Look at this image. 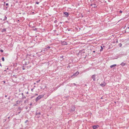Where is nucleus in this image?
<instances>
[{"label":"nucleus","instance_id":"obj_19","mask_svg":"<svg viewBox=\"0 0 129 129\" xmlns=\"http://www.w3.org/2000/svg\"><path fill=\"white\" fill-rule=\"evenodd\" d=\"M36 4H38L39 3V2H36Z\"/></svg>","mask_w":129,"mask_h":129},{"label":"nucleus","instance_id":"obj_31","mask_svg":"<svg viewBox=\"0 0 129 129\" xmlns=\"http://www.w3.org/2000/svg\"><path fill=\"white\" fill-rule=\"evenodd\" d=\"M3 82H4V83H5V81H3Z\"/></svg>","mask_w":129,"mask_h":129},{"label":"nucleus","instance_id":"obj_18","mask_svg":"<svg viewBox=\"0 0 129 129\" xmlns=\"http://www.w3.org/2000/svg\"><path fill=\"white\" fill-rule=\"evenodd\" d=\"M6 31V29H4L2 31Z\"/></svg>","mask_w":129,"mask_h":129},{"label":"nucleus","instance_id":"obj_23","mask_svg":"<svg viewBox=\"0 0 129 129\" xmlns=\"http://www.w3.org/2000/svg\"><path fill=\"white\" fill-rule=\"evenodd\" d=\"M119 12L120 13H122V11H121V10H120V11H119Z\"/></svg>","mask_w":129,"mask_h":129},{"label":"nucleus","instance_id":"obj_26","mask_svg":"<svg viewBox=\"0 0 129 129\" xmlns=\"http://www.w3.org/2000/svg\"><path fill=\"white\" fill-rule=\"evenodd\" d=\"M30 106L32 105V103H31V104H30Z\"/></svg>","mask_w":129,"mask_h":129},{"label":"nucleus","instance_id":"obj_30","mask_svg":"<svg viewBox=\"0 0 129 129\" xmlns=\"http://www.w3.org/2000/svg\"><path fill=\"white\" fill-rule=\"evenodd\" d=\"M93 52L94 53L95 52V51H93Z\"/></svg>","mask_w":129,"mask_h":129},{"label":"nucleus","instance_id":"obj_13","mask_svg":"<svg viewBox=\"0 0 129 129\" xmlns=\"http://www.w3.org/2000/svg\"><path fill=\"white\" fill-rule=\"evenodd\" d=\"M101 49L100 50V51H101L103 49V47H102V46H101Z\"/></svg>","mask_w":129,"mask_h":129},{"label":"nucleus","instance_id":"obj_24","mask_svg":"<svg viewBox=\"0 0 129 129\" xmlns=\"http://www.w3.org/2000/svg\"><path fill=\"white\" fill-rule=\"evenodd\" d=\"M33 89H31V90L32 91H33Z\"/></svg>","mask_w":129,"mask_h":129},{"label":"nucleus","instance_id":"obj_1","mask_svg":"<svg viewBox=\"0 0 129 129\" xmlns=\"http://www.w3.org/2000/svg\"><path fill=\"white\" fill-rule=\"evenodd\" d=\"M43 97V96L41 95H40L38 97H37L36 98V102L38 101L39 100L41 99Z\"/></svg>","mask_w":129,"mask_h":129},{"label":"nucleus","instance_id":"obj_7","mask_svg":"<svg viewBox=\"0 0 129 129\" xmlns=\"http://www.w3.org/2000/svg\"><path fill=\"white\" fill-rule=\"evenodd\" d=\"M116 66V65L115 64H114V65H111V66H110V67L111 68H112L113 67H115Z\"/></svg>","mask_w":129,"mask_h":129},{"label":"nucleus","instance_id":"obj_34","mask_svg":"<svg viewBox=\"0 0 129 129\" xmlns=\"http://www.w3.org/2000/svg\"><path fill=\"white\" fill-rule=\"evenodd\" d=\"M7 96V95H5V97H6Z\"/></svg>","mask_w":129,"mask_h":129},{"label":"nucleus","instance_id":"obj_9","mask_svg":"<svg viewBox=\"0 0 129 129\" xmlns=\"http://www.w3.org/2000/svg\"><path fill=\"white\" fill-rule=\"evenodd\" d=\"M106 85V84L105 83H103V84H100V85H101V86H105Z\"/></svg>","mask_w":129,"mask_h":129},{"label":"nucleus","instance_id":"obj_10","mask_svg":"<svg viewBox=\"0 0 129 129\" xmlns=\"http://www.w3.org/2000/svg\"><path fill=\"white\" fill-rule=\"evenodd\" d=\"M22 110V109L20 107H19L18 109L17 110L18 111H21V110Z\"/></svg>","mask_w":129,"mask_h":129},{"label":"nucleus","instance_id":"obj_33","mask_svg":"<svg viewBox=\"0 0 129 129\" xmlns=\"http://www.w3.org/2000/svg\"><path fill=\"white\" fill-rule=\"evenodd\" d=\"M38 95V94H36V95Z\"/></svg>","mask_w":129,"mask_h":129},{"label":"nucleus","instance_id":"obj_11","mask_svg":"<svg viewBox=\"0 0 129 129\" xmlns=\"http://www.w3.org/2000/svg\"><path fill=\"white\" fill-rule=\"evenodd\" d=\"M41 114L40 112H38V113L36 112V115H40Z\"/></svg>","mask_w":129,"mask_h":129},{"label":"nucleus","instance_id":"obj_4","mask_svg":"<svg viewBox=\"0 0 129 129\" xmlns=\"http://www.w3.org/2000/svg\"><path fill=\"white\" fill-rule=\"evenodd\" d=\"M99 127V126L98 125H94L93 126V129H96Z\"/></svg>","mask_w":129,"mask_h":129},{"label":"nucleus","instance_id":"obj_2","mask_svg":"<svg viewBox=\"0 0 129 129\" xmlns=\"http://www.w3.org/2000/svg\"><path fill=\"white\" fill-rule=\"evenodd\" d=\"M96 75L95 74L92 75L91 77V78L93 79V80L94 81H95V77Z\"/></svg>","mask_w":129,"mask_h":129},{"label":"nucleus","instance_id":"obj_37","mask_svg":"<svg viewBox=\"0 0 129 129\" xmlns=\"http://www.w3.org/2000/svg\"><path fill=\"white\" fill-rule=\"evenodd\" d=\"M24 68H23V70H24Z\"/></svg>","mask_w":129,"mask_h":129},{"label":"nucleus","instance_id":"obj_17","mask_svg":"<svg viewBox=\"0 0 129 129\" xmlns=\"http://www.w3.org/2000/svg\"><path fill=\"white\" fill-rule=\"evenodd\" d=\"M0 51L1 52H3V50L1 49L0 50Z\"/></svg>","mask_w":129,"mask_h":129},{"label":"nucleus","instance_id":"obj_35","mask_svg":"<svg viewBox=\"0 0 129 129\" xmlns=\"http://www.w3.org/2000/svg\"><path fill=\"white\" fill-rule=\"evenodd\" d=\"M36 84V83H34V84Z\"/></svg>","mask_w":129,"mask_h":129},{"label":"nucleus","instance_id":"obj_22","mask_svg":"<svg viewBox=\"0 0 129 129\" xmlns=\"http://www.w3.org/2000/svg\"><path fill=\"white\" fill-rule=\"evenodd\" d=\"M50 48V46H48V47H47V48H48V49H49V48Z\"/></svg>","mask_w":129,"mask_h":129},{"label":"nucleus","instance_id":"obj_15","mask_svg":"<svg viewBox=\"0 0 129 129\" xmlns=\"http://www.w3.org/2000/svg\"><path fill=\"white\" fill-rule=\"evenodd\" d=\"M40 80H38L37 81H36V82L37 83H39V82H40Z\"/></svg>","mask_w":129,"mask_h":129},{"label":"nucleus","instance_id":"obj_21","mask_svg":"<svg viewBox=\"0 0 129 129\" xmlns=\"http://www.w3.org/2000/svg\"><path fill=\"white\" fill-rule=\"evenodd\" d=\"M46 50H47V49L46 48H45L44 49V51H45Z\"/></svg>","mask_w":129,"mask_h":129},{"label":"nucleus","instance_id":"obj_38","mask_svg":"<svg viewBox=\"0 0 129 129\" xmlns=\"http://www.w3.org/2000/svg\"><path fill=\"white\" fill-rule=\"evenodd\" d=\"M45 86V87H46V86Z\"/></svg>","mask_w":129,"mask_h":129},{"label":"nucleus","instance_id":"obj_25","mask_svg":"<svg viewBox=\"0 0 129 129\" xmlns=\"http://www.w3.org/2000/svg\"><path fill=\"white\" fill-rule=\"evenodd\" d=\"M6 6H8V3H7L6 4Z\"/></svg>","mask_w":129,"mask_h":129},{"label":"nucleus","instance_id":"obj_28","mask_svg":"<svg viewBox=\"0 0 129 129\" xmlns=\"http://www.w3.org/2000/svg\"><path fill=\"white\" fill-rule=\"evenodd\" d=\"M21 112V111H20V112H19L18 113V114H19Z\"/></svg>","mask_w":129,"mask_h":129},{"label":"nucleus","instance_id":"obj_16","mask_svg":"<svg viewBox=\"0 0 129 129\" xmlns=\"http://www.w3.org/2000/svg\"><path fill=\"white\" fill-rule=\"evenodd\" d=\"M119 46L121 47L122 46V44L121 43H120L119 44Z\"/></svg>","mask_w":129,"mask_h":129},{"label":"nucleus","instance_id":"obj_36","mask_svg":"<svg viewBox=\"0 0 129 129\" xmlns=\"http://www.w3.org/2000/svg\"><path fill=\"white\" fill-rule=\"evenodd\" d=\"M60 23L61 24V23H62V22H60Z\"/></svg>","mask_w":129,"mask_h":129},{"label":"nucleus","instance_id":"obj_14","mask_svg":"<svg viewBox=\"0 0 129 129\" xmlns=\"http://www.w3.org/2000/svg\"><path fill=\"white\" fill-rule=\"evenodd\" d=\"M2 60L3 61H4V57H3L2 58Z\"/></svg>","mask_w":129,"mask_h":129},{"label":"nucleus","instance_id":"obj_20","mask_svg":"<svg viewBox=\"0 0 129 129\" xmlns=\"http://www.w3.org/2000/svg\"><path fill=\"white\" fill-rule=\"evenodd\" d=\"M28 120H26V121H25V123H27V122H28Z\"/></svg>","mask_w":129,"mask_h":129},{"label":"nucleus","instance_id":"obj_6","mask_svg":"<svg viewBox=\"0 0 129 129\" xmlns=\"http://www.w3.org/2000/svg\"><path fill=\"white\" fill-rule=\"evenodd\" d=\"M64 14L65 15H66V17H67L68 16L69 14L67 12H64Z\"/></svg>","mask_w":129,"mask_h":129},{"label":"nucleus","instance_id":"obj_12","mask_svg":"<svg viewBox=\"0 0 129 129\" xmlns=\"http://www.w3.org/2000/svg\"><path fill=\"white\" fill-rule=\"evenodd\" d=\"M7 17L6 16H5V17L4 19L3 20V21H5V20H6L7 19Z\"/></svg>","mask_w":129,"mask_h":129},{"label":"nucleus","instance_id":"obj_8","mask_svg":"<svg viewBox=\"0 0 129 129\" xmlns=\"http://www.w3.org/2000/svg\"><path fill=\"white\" fill-rule=\"evenodd\" d=\"M125 63H124L123 62H122L120 64V65H121L122 66H124L125 65Z\"/></svg>","mask_w":129,"mask_h":129},{"label":"nucleus","instance_id":"obj_3","mask_svg":"<svg viewBox=\"0 0 129 129\" xmlns=\"http://www.w3.org/2000/svg\"><path fill=\"white\" fill-rule=\"evenodd\" d=\"M75 107L73 106H72L71 108V111L72 112H73L75 111Z\"/></svg>","mask_w":129,"mask_h":129},{"label":"nucleus","instance_id":"obj_29","mask_svg":"<svg viewBox=\"0 0 129 129\" xmlns=\"http://www.w3.org/2000/svg\"><path fill=\"white\" fill-rule=\"evenodd\" d=\"M40 117V116H37V117H38V118H39V117Z\"/></svg>","mask_w":129,"mask_h":129},{"label":"nucleus","instance_id":"obj_5","mask_svg":"<svg viewBox=\"0 0 129 129\" xmlns=\"http://www.w3.org/2000/svg\"><path fill=\"white\" fill-rule=\"evenodd\" d=\"M79 74V73L78 72H77L76 73H74L73 75H72V76H76L77 75H78Z\"/></svg>","mask_w":129,"mask_h":129},{"label":"nucleus","instance_id":"obj_32","mask_svg":"<svg viewBox=\"0 0 129 129\" xmlns=\"http://www.w3.org/2000/svg\"><path fill=\"white\" fill-rule=\"evenodd\" d=\"M26 109H27V108L26 107Z\"/></svg>","mask_w":129,"mask_h":129},{"label":"nucleus","instance_id":"obj_27","mask_svg":"<svg viewBox=\"0 0 129 129\" xmlns=\"http://www.w3.org/2000/svg\"><path fill=\"white\" fill-rule=\"evenodd\" d=\"M0 66H2V64L1 63H0Z\"/></svg>","mask_w":129,"mask_h":129}]
</instances>
